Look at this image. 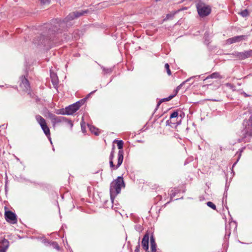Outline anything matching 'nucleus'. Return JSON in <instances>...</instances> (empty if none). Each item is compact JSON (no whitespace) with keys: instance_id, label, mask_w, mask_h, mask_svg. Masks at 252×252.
<instances>
[{"instance_id":"1","label":"nucleus","mask_w":252,"mask_h":252,"mask_svg":"<svg viewBox=\"0 0 252 252\" xmlns=\"http://www.w3.org/2000/svg\"><path fill=\"white\" fill-rule=\"evenodd\" d=\"M125 186L123 178L121 176L118 177L116 180L111 182L110 187V194L112 201L115 196L120 193L122 188Z\"/></svg>"},{"instance_id":"2","label":"nucleus","mask_w":252,"mask_h":252,"mask_svg":"<svg viewBox=\"0 0 252 252\" xmlns=\"http://www.w3.org/2000/svg\"><path fill=\"white\" fill-rule=\"evenodd\" d=\"M251 114L248 119H245L243 122L244 128L242 131L243 140L247 141L252 136V114Z\"/></svg>"},{"instance_id":"3","label":"nucleus","mask_w":252,"mask_h":252,"mask_svg":"<svg viewBox=\"0 0 252 252\" xmlns=\"http://www.w3.org/2000/svg\"><path fill=\"white\" fill-rule=\"evenodd\" d=\"M93 91L91 92L89 94H88L87 96L85 98H84L83 99H82L80 100L79 101L76 102L75 103H73L72 104H71L68 106L65 107L64 110L66 111H75L78 110L80 107L83 105L85 102H86V100L92 95L94 94V93L95 92ZM59 110H64L63 108H61L59 109Z\"/></svg>"},{"instance_id":"4","label":"nucleus","mask_w":252,"mask_h":252,"mask_svg":"<svg viewBox=\"0 0 252 252\" xmlns=\"http://www.w3.org/2000/svg\"><path fill=\"white\" fill-rule=\"evenodd\" d=\"M196 8L199 15L202 17L208 16L211 11L210 6L202 2L197 3Z\"/></svg>"},{"instance_id":"5","label":"nucleus","mask_w":252,"mask_h":252,"mask_svg":"<svg viewBox=\"0 0 252 252\" xmlns=\"http://www.w3.org/2000/svg\"><path fill=\"white\" fill-rule=\"evenodd\" d=\"M48 117L51 120L53 125L62 122H67L71 127L73 126V124L70 120H67L63 116H57L50 112L48 113Z\"/></svg>"},{"instance_id":"6","label":"nucleus","mask_w":252,"mask_h":252,"mask_svg":"<svg viewBox=\"0 0 252 252\" xmlns=\"http://www.w3.org/2000/svg\"><path fill=\"white\" fill-rule=\"evenodd\" d=\"M115 142H117V146L118 149L120 150L118 155V163L116 168H118L123 161L124 159V151L123 150L124 142L122 140H115Z\"/></svg>"},{"instance_id":"7","label":"nucleus","mask_w":252,"mask_h":252,"mask_svg":"<svg viewBox=\"0 0 252 252\" xmlns=\"http://www.w3.org/2000/svg\"><path fill=\"white\" fill-rule=\"evenodd\" d=\"M231 55L233 56V58L243 60L252 57V50H250L242 52L235 51L233 52Z\"/></svg>"},{"instance_id":"8","label":"nucleus","mask_w":252,"mask_h":252,"mask_svg":"<svg viewBox=\"0 0 252 252\" xmlns=\"http://www.w3.org/2000/svg\"><path fill=\"white\" fill-rule=\"evenodd\" d=\"M88 10H82L81 11H75L70 13L65 18V22H68L69 21L73 20L75 18H78L82 15H83L85 13H87Z\"/></svg>"},{"instance_id":"9","label":"nucleus","mask_w":252,"mask_h":252,"mask_svg":"<svg viewBox=\"0 0 252 252\" xmlns=\"http://www.w3.org/2000/svg\"><path fill=\"white\" fill-rule=\"evenodd\" d=\"M5 219L6 220L12 224L17 223V218L15 214L11 211H7L5 212Z\"/></svg>"},{"instance_id":"10","label":"nucleus","mask_w":252,"mask_h":252,"mask_svg":"<svg viewBox=\"0 0 252 252\" xmlns=\"http://www.w3.org/2000/svg\"><path fill=\"white\" fill-rule=\"evenodd\" d=\"M20 87L25 92H30V84L28 79L25 76L20 77Z\"/></svg>"},{"instance_id":"11","label":"nucleus","mask_w":252,"mask_h":252,"mask_svg":"<svg viewBox=\"0 0 252 252\" xmlns=\"http://www.w3.org/2000/svg\"><path fill=\"white\" fill-rule=\"evenodd\" d=\"M183 116H184V114H181V118H179V119L173 118V119H172V118H170L169 120L166 121V125L170 126L171 127L176 126L181 123Z\"/></svg>"},{"instance_id":"12","label":"nucleus","mask_w":252,"mask_h":252,"mask_svg":"<svg viewBox=\"0 0 252 252\" xmlns=\"http://www.w3.org/2000/svg\"><path fill=\"white\" fill-rule=\"evenodd\" d=\"M149 234L148 232H147L144 235L141 242L142 248L146 251H148L149 249Z\"/></svg>"},{"instance_id":"13","label":"nucleus","mask_w":252,"mask_h":252,"mask_svg":"<svg viewBox=\"0 0 252 252\" xmlns=\"http://www.w3.org/2000/svg\"><path fill=\"white\" fill-rule=\"evenodd\" d=\"M244 35L236 36L227 39L226 41V44H231L234 43L239 42L244 39Z\"/></svg>"},{"instance_id":"14","label":"nucleus","mask_w":252,"mask_h":252,"mask_svg":"<svg viewBox=\"0 0 252 252\" xmlns=\"http://www.w3.org/2000/svg\"><path fill=\"white\" fill-rule=\"evenodd\" d=\"M180 86H178L175 91V93L174 94L171 95L169 97L163 98V99H161L160 101H159L157 104V108H156L155 110H157L158 109V106L162 102L168 101L171 100L172 98H173L177 94L178 91L180 90Z\"/></svg>"},{"instance_id":"15","label":"nucleus","mask_w":252,"mask_h":252,"mask_svg":"<svg viewBox=\"0 0 252 252\" xmlns=\"http://www.w3.org/2000/svg\"><path fill=\"white\" fill-rule=\"evenodd\" d=\"M0 252H6L9 246V241L5 239H3L0 241Z\"/></svg>"},{"instance_id":"16","label":"nucleus","mask_w":252,"mask_h":252,"mask_svg":"<svg viewBox=\"0 0 252 252\" xmlns=\"http://www.w3.org/2000/svg\"><path fill=\"white\" fill-rule=\"evenodd\" d=\"M50 77L54 87L57 88L59 83V79L57 74L54 72H51Z\"/></svg>"},{"instance_id":"17","label":"nucleus","mask_w":252,"mask_h":252,"mask_svg":"<svg viewBox=\"0 0 252 252\" xmlns=\"http://www.w3.org/2000/svg\"><path fill=\"white\" fill-rule=\"evenodd\" d=\"M150 244L152 252H156L157 244L156 243L155 239L153 235H152L150 236Z\"/></svg>"},{"instance_id":"18","label":"nucleus","mask_w":252,"mask_h":252,"mask_svg":"<svg viewBox=\"0 0 252 252\" xmlns=\"http://www.w3.org/2000/svg\"><path fill=\"white\" fill-rule=\"evenodd\" d=\"M40 126L41 127L45 134L48 137H49L50 136V131L49 128L48 127V126L47 125V124L46 123L44 125H42V126Z\"/></svg>"},{"instance_id":"19","label":"nucleus","mask_w":252,"mask_h":252,"mask_svg":"<svg viewBox=\"0 0 252 252\" xmlns=\"http://www.w3.org/2000/svg\"><path fill=\"white\" fill-rule=\"evenodd\" d=\"M88 126L92 133H94L95 135H98L100 134V131L99 129L94 126H91L90 125H88Z\"/></svg>"},{"instance_id":"20","label":"nucleus","mask_w":252,"mask_h":252,"mask_svg":"<svg viewBox=\"0 0 252 252\" xmlns=\"http://www.w3.org/2000/svg\"><path fill=\"white\" fill-rule=\"evenodd\" d=\"M35 118L37 122L40 125V126H42V125H44L46 123L45 119L41 116L39 115H37L36 116Z\"/></svg>"},{"instance_id":"21","label":"nucleus","mask_w":252,"mask_h":252,"mask_svg":"<svg viewBox=\"0 0 252 252\" xmlns=\"http://www.w3.org/2000/svg\"><path fill=\"white\" fill-rule=\"evenodd\" d=\"M76 111H57V114L63 115H73Z\"/></svg>"},{"instance_id":"22","label":"nucleus","mask_w":252,"mask_h":252,"mask_svg":"<svg viewBox=\"0 0 252 252\" xmlns=\"http://www.w3.org/2000/svg\"><path fill=\"white\" fill-rule=\"evenodd\" d=\"M221 78L220 75L219 74V73L218 72H214L212 74H211V75H210L209 76H207L205 80H207L209 78Z\"/></svg>"},{"instance_id":"23","label":"nucleus","mask_w":252,"mask_h":252,"mask_svg":"<svg viewBox=\"0 0 252 252\" xmlns=\"http://www.w3.org/2000/svg\"><path fill=\"white\" fill-rule=\"evenodd\" d=\"M240 15L243 17H245L248 16L249 15V12L247 9H245L242 10L240 13Z\"/></svg>"},{"instance_id":"24","label":"nucleus","mask_w":252,"mask_h":252,"mask_svg":"<svg viewBox=\"0 0 252 252\" xmlns=\"http://www.w3.org/2000/svg\"><path fill=\"white\" fill-rule=\"evenodd\" d=\"M178 111H174L171 115H170V118H172V119H173V118H176V119H179V116H178Z\"/></svg>"},{"instance_id":"25","label":"nucleus","mask_w":252,"mask_h":252,"mask_svg":"<svg viewBox=\"0 0 252 252\" xmlns=\"http://www.w3.org/2000/svg\"><path fill=\"white\" fill-rule=\"evenodd\" d=\"M207 205L208 206L210 207V208H212L214 210L216 209V205L211 201L207 202Z\"/></svg>"},{"instance_id":"26","label":"nucleus","mask_w":252,"mask_h":252,"mask_svg":"<svg viewBox=\"0 0 252 252\" xmlns=\"http://www.w3.org/2000/svg\"><path fill=\"white\" fill-rule=\"evenodd\" d=\"M114 148H115L114 146H113L112 151H111L110 156H109V160L110 161L113 160V159L114 157Z\"/></svg>"},{"instance_id":"27","label":"nucleus","mask_w":252,"mask_h":252,"mask_svg":"<svg viewBox=\"0 0 252 252\" xmlns=\"http://www.w3.org/2000/svg\"><path fill=\"white\" fill-rule=\"evenodd\" d=\"M165 68L166 69L167 74L169 75H170L171 74V72L169 68V65L168 64V63H167L165 64Z\"/></svg>"},{"instance_id":"28","label":"nucleus","mask_w":252,"mask_h":252,"mask_svg":"<svg viewBox=\"0 0 252 252\" xmlns=\"http://www.w3.org/2000/svg\"><path fill=\"white\" fill-rule=\"evenodd\" d=\"M52 245L55 249H57V250H59L60 247L58 245V243L56 242H53L52 243Z\"/></svg>"},{"instance_id":"29","label":"nucleus","mask_w":252,"mask_h":252,"mask_svg":"<svg viewBox=\"0 0 252 252\" xmlns=\"http://www.w3.org/2000/svg\"><path fill=\"white\" fill-rule=\"evenodd\" d=\"M109 163H110V166L111 168H113V169H117V168H116V167L117 165H115L114 164L113 160L110 161H109Z\"/></svg>"},{"instance_id":"30","label":"nucleus","mask_w":252,"mask_h":252,"mask_svg":"<svg viewBox=\"0 0 252 252\" xmlns=\"http://www.w3.org/2000/svg\"><path fill=\"white\" fill-rule=\"evenodd\" d=\"M225 85L227 87H228V88H230L231 89H233V88H234V86L233 84H231V83H226V84H225Z\"/></svg>"},{"instance_id":"31","label":"nucleus","mask_w":252,"mask_h":252,"mask_svg":"<svg viewBox=\"0 0 252 252\" xmlns=\"http://www.w3.org/2000/svg\"><path fill=\"white\" fill-rule=\"evenodd\" d=\"M42 4H49L50 2V0H40Z\"/></svg>"},{"instance_id":"32","label":"nucleus","mask_w":252,"mask_h":252,"mask_svg":"<svg viewBox=\"0 0 252 252\" xmlns=\"http://www.w3.org/2000/svg\"><path fill=\"white\" fill-rule=\"evenodd\" d=\"M140 244L138 243V245L136 247L134 252H140Z\"/></svg>"},{"instance_id":"33","label":"nucleus","mask_w":252,"mask_h":252,"mask_svg":"<svg viewBox=\"0 0 252 252\" xmlns=\"http://www.w3.org/2000/svg\"><path fill=\"white\" fill-rule=\"evenodd\" d=\"M171 17V15H170V14H167V15H166V18H167V19H169V17Z\"/></svg>"},{"instance_id":"34","label":"nucleus","mask_w":252,"mask_h":252,"mask_svg":"<svg viewBox=\"0 0 252 252\" xmlns=\"http://www.w3.org/2000/svg\"><path fill=\"white\" fill-rule=\"evenodd\" d=\"M244 94V96H245V97H247V96H250V95L247 94L246 93H245Z\"/></svg>"},{"instance_id":"35","label":"nucleus","mask_w":252,"mask_h":252,"mask_svg":"<svg viewBox=\"0 0 252 252\" xmlns=\"http://www.w3.org/2000/svg\"><path fill=\"white\" fill-rule=\"evenodd\" d=\"M81 128H82V130H83V126H82V125H81Z\"/></svg>"},{"instance_id":"36","label":"nucleus","mask_w":252,"mask_h":252,"mask_svg":"<svg viewBox=\"0 0 252 252\" xmlns=\"http://www.w3.org/2000/svg\"><path fill=\"white\" fill-rule=\"evenodd\" d=\"M236 164V162H235V163H234V164H233V167H234V166L235 165V164Z\"/></svg>"},{"instance_id":"37","label":"nucleus","mask_w":252,"mask_h":252,"mask_svg":"<svg viewBox=\"0 0 252 252\" xmlns=\"http://www.w3.org/2000/svg\"><path fill=\"white\" fill-rule=\"evenodd\" d=\"M84 130H85V129L83 128V130H82L83 131V132H84Z\"/></svg>"},{"instance_id":"38","label":"nucleus","mask_w":252,"mask_h":252,"mask_svg":"<svg viewBox=\"0 0 252 252\" xmlns=\"http://www.w3.org/2000/svg\"><path fill=\"white\" fill-rule=\"evenodd\" d=\"M147 252H149V251H147Z\"/></svg>"}]
</instances>
